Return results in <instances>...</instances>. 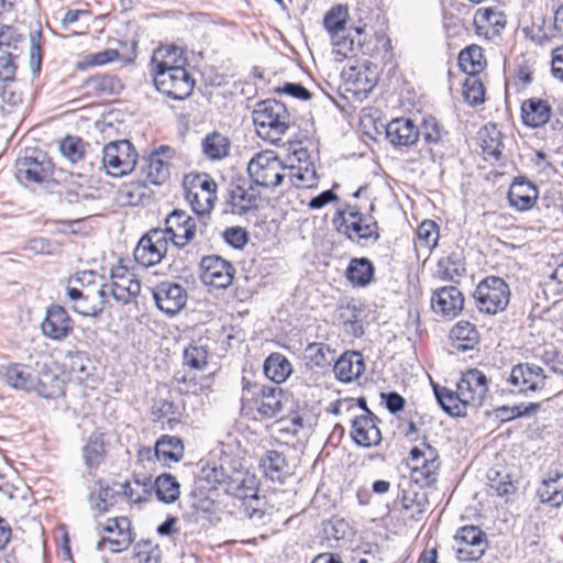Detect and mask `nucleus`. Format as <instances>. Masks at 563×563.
<instances>
[{"label": "nucleus", "mask_w": 563, "mask_h": 563, "mask_svg": "<svg viewBox=\"0 0 563 563\" xmlns=\"http://www.w3.org/2000/svg\"><path fill=\"white\" fill-rule=\"evenodd\" d=\"M252 118L257 135L273 144L279 142L289 129L290 114L286 106L274 99L260 101Z\"/></svg>", "instance_id": "nucleus-1"}, {"label": "nucleus", "mask_w": 563, "mask_h": 563, "mask_svg": "<svg viewBox=\"0 0 563 563\" xmlns=\"http://www.w3.org/2000/svg\"><path fill=\"white\" fill-rule=\"evenodd\" d=\"M165 228L162 229L164 236L168 239L177 249H184L189 245L197 232L201 236H208V223L205 219H199V223L186 211L174 209L164 220Z\"/></svg>", "instance_id": "nucleus-2"}, {"label": "nucleus", "mask_w": 563, "mask_h": 563, "mask_svg": "<svg viewBox=\"0 0 563 563\" xmlns=\"http://www.w3.org/2000/svg\"><path fill=\"white\" fill-rule=\"evenodd\" d=\"M53 163L47 154L36 147L25 148L15 161V177L24 184H44L53 177Z\"/></svg>", "instance_id": "nucleus-3"}, {"label": "nucleus", "mask_w": 563, "mask_h": 563, "mask_svg": "<svg viewBox=\"0 0 563 563\" xmlns=\"http://www.w3.org/2000/svg\"><path fill=\"white\" fill-rule=\"evenodd\" d=\"M252 183L265 189H275L284 184L285 164L273 151L257 153L247 165Z\"/></svg>", "instance_id": "nucleus-4"}, {"label": "nucleus", "mask_w": 563, "mask_h": 563, "mask_svg": "<svg viewBox=\"0 0 563 563\" xmlns=\"http://www.w3.org/2000/svg\"><path fill=\"white\" fill-rule=\"evenodd\" d=\"M336 230L349 240L354 241L353 233L360 240L378 241L380 238L378 223L373 218H366L356 206H346L338 210L333 217Z\"/></svg>", "instance_id": "nucleus-5"}, {"label": "nucleus", "mask_w": 563, "mask_h": 563, "mask_svg": "<svg viewBox=\"0 0 563 563\" xmlns=\"http://www.w3.org/2000/svg\"><path fill=\"white\" fill-rule=\"evenodd\" d=\"M422 446L410 450V477L420 487H431L438 481L441 461L435 448L426 442Z\"/></svg>", "instance_id": "nucleus-6"}, {"label": "nucleus", "mask_w": 563, "mask_h": 563, "mask_svg": "<svg viewBox=\"0 0 563 563\" xmlns=\"http://www.w3.org/2000/svg\"><path fill=\"white\" fill-rule=\"evenodd\" d=\"M474 298L479 311L496 314L507 308L510 289L503 278L488 276L477 285Z\"/></svg>", "instance_id": "nucleus-7"}, {"label": "nucleus", "mask_w": 563, "mask_h": 563, "mask_svg": "<svg viewBox=\"0 0 563 563\" xmlns=\"http://www.w3.org/2000/svg\"><path fill=\"white\" fill-rule=\"evenodd\" d=\"M137 153L129 140L109 142L102 150V167L113 177L131 173L136 165Z\"/></svg>", "instance_id": "nucleus-8"}, {"label": "nucleus", "mask_w": 563, "mask_h": 563, "mask_svg": "<svg viewBox=\"0 0 563 563\" xmlns=\"http://www.w3.org/2000/svg\"><path fill=\"white\" fill-rule=\"evenodd\" d=\"M156 89L174 100L188 98L195 88V79L187 69L152 73Z\"/></svg>", "instance_id": "nucleus-9"}, {"label": "nucleus", "mask_w": 563, "mask_h": 563, "mask_svg": "<svg viewBox=\"0 0 563 563\" xmlns=\"http://www.w3.org/2000/svg\"><path fill=\"white\" fill-rule=\"evenodd\" d=\"M454 540L457 544L456 556L461 561H477L488 548L486 533L474 525L459 528Z\"/></svg>", "instance_id": "nucleus-10"}, {"label": "nucleus", "mask_w": 563, "mask_h": 563, "mask_svg": "<svg viewBox=\"0 0 563 563\" xmlns=\"http://www.w3.org/2000/svg\"><path fill=\"white\" fill-rule=\"evenodd\" d=\"M168 245V239L164 236L161 228L151 229L140 239L133 255L140 265L154 266L165 257Z\"/></svg>", "instance_id": "nucleus-11"}, {"label": "nucleus", "mask_w": 563, "mask_h": 563, "mask_svg": "<svg viewBox=\"0 0 563 563\" xmlns=\"http://www.w3.org/2000/svg\"><path fill=\"white\" fill-rule=\"evenodd\" d=\"M548 376L544 369L533 363H519L511 368L507 383L514 389L512 393L527 395L544 389Z\"/></svg>", "instance_id": "nucleus-12"}, {"label": "nucleus", "mask_w": 563, "mask_h": 563, "mask_svg": "<svg viewBox=\"0 0 563 563\" xmlns=\"http://www.w3.org/2000/svg\"><path fill=\"white\" fill-rule=\"evenodd\" d=\"M246 185V179L242 177L229 184L225 203L233 214L245 216L258 209L260 194L254 191L253 185Z\"/></svg>", "instance_id": "nucleus-13"}, {"label": "nucleus", "mask_w": 563, "mask_h": 563, "mask_svg": "<svg viewBox=\"0 0 563 563\" xmlns=\"http://www.w3.org/2000/svg\"><path fill=\"white\" fill-rule=\"evenodd\" d=\"M75 322L68 311L60 305L46 308L45 318L41 323L42 334L56 342L66 340L74 332Z\"/></svg>", "instance_id": "nucleus-14"}, {"label": "nucleus", "mask_w": 563, "mask_h": 563, "mask_svg": "<svg viewBox=\"0 0 563 563\" xmlns=\"http://www.w3.org/2000/svg\"><path fill=\"white\" fill-rule=\"evenodd\" d=\"M200 267L201 280L208 286L227 289L233 282L235 268L219 255L205 256Z\"/></svg>", "instance_id": "nucleus-15"}, {"label": "nucleus", "mask_w": 563, "mask_h": 563, "mask_svg": "<svg viewBox=\"0 0 563 563\" xmlns=\"http://www.w3.org/2000/svg\"><path fill=\"white\" fill-rule=\"evenodd\" d=\"M379 422L380 419L373 411L354 417L350 432L354 443L361 448L379 445L383 440Z\"/></svg>", "instance_id": "nucleus-16"}, {"label": "nucleus", "mask_w": 563, "mask_h": 563, "mask_svg": "<svg viewBox=\"0 0 563 563\" xmlns=\"http://www.w3.org/2000/svg\"><path fill=\"white\" fill-rule=\"evenodd\" d=\"M151 291L157 308L168 316H174L186 305L187 292L177 283L162 282Z\"/></svg>", "instance_id": "nucleus-17"}, {"label": "nucleus", "mask_w": 563, "mask_h": 563, "mask_svg": "<svg viewBox=\"0 0 563 563\" xmlns=\"http://www.w3.org/2000/svg\"><path fill=\"white\" fill-rule=\"evenodd\" d=\"M103 531L109 536L101 539L98 543V549H101L104 543H109L112 552L126 550L132 544L135 537L132 531L131 520L128 517L108 519Z\"/></svg>", "instance_id": "nucleus-18"}, {"label": "nucleus", "mask_w": 563, "mask_h": 563, "mask_svg": "<svg viewBox=\"0 0 563 563\" xmlns=\"http://www.w3.org/2000/svg\"><path fill=\"white\" fill-rule=\"evenodd\" d=\"M175 155V151L167 146L161 145L152 152L143 166V173L146 179L153 185H163L169 179L170 164L169 159Z\"/></svg>", "instance_id": "nucleus-19"}, {"label": "nucleus", "mask_w": 563, "mask_h": 563, "mask_svg": "<svg viewBox=\"0 0 563 563\" xmlns=\"http://www.w3.org/2000/svg\"><path fill=\"white\" fill-rule=\"evenodd\" d=\"M464 306V296L455 286L437 289L431 298L432 310L444 318L453 319L460 314Z\"/></svg>", "instance_id": "nucleus-20"}, {"label": "nucleus", "mask_w": 563, "mask_h": 563, "mask_svg": "<svg viewBox=\"0 0 563 563\" xmlns=\"http://www.w3.org/2000/svg\"><path fill=\"white\" fill-rule=\"evenodd\" d=\"M457 388L461 389L464 401L477 407L481 406L488 393V379L486 375L477 369H468L463 374L457 383Z\"/></svg>", "instance_id": "nucleus-21"}, {"label": "nucleus", "mask_w": 563, "mask_h": 563, "mask_svg": "<svg viewBox=\"0 0 563 563\" xmlns=\"http://www.w3.org/2000/svg\"><path fill=\"white\" fill-rule=\"evenodd\" d=\"M520 117L526 126L531 129L542 128L552 118V106L545 99L531 97L522 101Z\"/></svg>", "instance_id": "nucleus-22"}, {"label": "nucleus", "mask_w": 563, "mask_h": 563, "mask_svg": "<svg viewBox=\"0 0 563 563\" xmlns=\"http://www.w3.org/2000/svg\"><path fill=\"white\" fill-rule=\"evenodd\" d=\"M538 197L537 186L523 176L516 177L508 190L509 205L518 211L532 209Z\"/></svg>", "instance_id": "nucleus-23"}, {"label": "nucleus", "mask_w": 563, "mask_h": 563, "mask_svg": "<svg viewBox=\"0 0 563 563\" xmlns=\"http://www.w3.org/2000/svg\"><path fill=\"white\" fill-rule=\"evenodd\" d=\"M260 467L267 479L279 484H284L292 475L286 455L277 450L266 451L260 460Z\"/></svg>", "instance_id": "nucleus-24"}, {"label": "nucleus", "mask_w": 563, "mask_h": 563, "mask_svg": "<svg viewBox=\"0 0 563 563\" xmlns=\"http://www.w3.org/2000/svg\"><path fill=\"white\" fill-rule=\"evenodd\" d=\"M188 58L184 49L170 45L154 51L151 59V71H173L174 69H187Z\"/></svg>", "instance_id": "nucleus-25"}, {"label": "nucleus", "mask_w": 563, "mask_h": 563, "mask_svg": "<svg viewBox=\"0 0 563 563\" xmlns=\"http://www.w3.org/2000/svg\"><path fill=\"white\" fill-rule=\"evenodd\" d=\"M419 135V128L408 118L394 119L386 126V137L396 147L413 145Z\"/></svg>", "instance_id": "nucleus-26"}, {"label": "nucleus", "mask_w": 563, "mask_h": 563, "mask_svg": "<svg viewBox=\"0 0 563 563\" xmlns=\"http://www.w3.org/2000/svg\"><path fill=\"white\" fill-rule=\"evenodd\" d=\"M365 371L364 357L361 352L346 351L334 363L335 377L343 383H351Z\"/></svg>", "instance_id": "nucleus-27"}, {"label": "nucleus", "mask_w": 563, "mask_h": 563, "mask_svg": "<svg viewBox=\"0 0 563 563\" xmlns=\"http://www.w3.org/2000/svg\"><path fill=\"white\" fill-rule=\"evenodd\" d=\"M260 391L255 398L258 413L263 418L277 417L288 400L283 389L277 386H263Z\"/></svg>", "instance_id": "nucleus-28"}, {"label": "nucleus", "mask_w": 563, "mask_h": 563, "mask_svg": "<svg viewBox=\"0 0 563 563\" xmlns=\"http://www.w3.org/2000/svg\"><path fill=\"white\" fill-rule=\"evenodd\" d=\"M224 492L235 498L258 503V488L254 476L238 472L230 476Z\"/></svg>", "instance_id": "nucleus-29"}, {"label": "nucleus", "mask_w": 563, "mask_h": 563, "mask_svg": "<svg viewBox=\"0 0 563 563\" xmlns=\"http://www.w3.org/2000/svg\"><path fill=\"white\" fill-rule=\"evenodd\" d=\"M296 155L307 156L306 151L297 152ZM301 163V157H298ZM284 181L287 180L289 186L311 188L317 183V172L313 164L305 162L303 165H285Z\"/></svg>", "instance_id": "nucleus-30"}, {"label": "nucleus", "mask_w": 563, "mask_h": 563, "mask_svg": "<svg viewBox=\"0 0 563 563\" xmlns=\"http://www.w3.org/2000/svg\"><path fill=\"white\" fill-rule=\"evenodd\" d=\"M106 453L104 434L96 430L90 433L81 449L85 466L89 471H96L103 463Z\"/></svg>", "instance_id": "nucleus-31"}, {"label": "nucleus", "mask_w": 563, "mask_h": 563, "mask_svg": "<svg viewBox=\"0 0 563 563\" xmlns=\"http://www.w3.org/2000/svg\"><path fill=\"white\" fill-rule=\"evenodd\" d=\"M452 345L457 352H467L479 343V334L474 324L468 321H459L450 331Z\"/></svg>", "instance_id": "nucleus-32"}, {"label": "nucleus", "mask_w": 563, "mask_h": 563, "mask_svg": "<svg viewBox=\"0 0 563 563\" xmlns=\"http://www.w3.org/2000/svg\"><path fill=\"white\" fill-rule=\"evenodd\" d=\"M433 391L438 404L446 413L455 417L465 415L466 406L470 404L464 401L461 389L457 388V390L454 391L446 387L433 385Z\"/></svg>", "instance_id": "nucleus-33"}, {"label": "nucleus", "mask_w": 563, "mask_h": 563, "mask_svg": "<svg viewBox=\"0 0 563 563\" xmlns=\"http://www.w3.org/2000/svg\"><path fill=\"white\" fill-rule=\"evenodd\" d=\"M155 455L163 463H177L184 457V443L176 435H161L154 446Z\"/></svg>", "instance_id": "nucleus-34"}, {"label": "nucleus", "mask_w": 563, "mask_h": 563, "mask_svg": "<svg viewBox=\"0 0 563 563\" xmlns=\"http://www.w3.org/2000/svg\"><path fill=\"white\" fill-rule=\"evenodd\" d=\"M35 373L30 365L12 363L9 364L4 372L5 383L14 389L23 391H32Z\"/></svg>", "instance_id": "nucleus-35"}, {"label": "nucleus", "mask_w": 563, "mask_h": 563, "mask_svg": "<svg viewBox=\"0 0 563 563\" xmlns=\"http://www.w3.org/2000/svg\"><path fill=\"white\" fill-rule=\"evenodd\" d=\"M537 494L543 504L552 507L563 505V473L549 474L540 484Z\"/></svg>", "instance_id": "nucleus-36"}, {"label": "nucleus", "mask_w": 563, "mask_h": 563, "mask_svg": "<svg viewBox=\"0 0 563 563\" xmlns=\"http://www.w3.org/2000/svg\"><path fill=\"white\" fill-rule=\"evenodd\" d=\"M65 357V366L79 383L85 382L92 375L95 366L87 352L73 350L68 351Z\"/></svg>", "instance_id": "nucleus-37"}, {"label": "nucleus", "mask_w": 563, "mask_h": 563, "mask_svg": "<svg viewBox=\"0 0 563 563\" xmlns=\"http://www.w3.org/2000/svg\"><path fill=\"white\" fill-rule=\"evenodd\" d=\"M33 386L32 391L46 399H54L64 394V382L49 371L35 375Z\"/></svg>", "instance_id": "nucleus-38"}, {"label": "nucleus", "mask_w": 563, "mask_h": 563, "mask_svg": "<svg viewBox=\"0 0 563 563\" xmlns=\"http://www.w3.org/2000/svg\"><path fill=\"white\" fill-rule=\"evenodd\" d=\"M375 267L366 257L352 258L346 268V277L351 284L365 287L374 279Z\"/></svg>", "instance_id": "nucleus-39"}, {"label": "nucleus", "mask_w": 563, "mask_h": 563, "mask_svg": "<svg viewBox=\"0 0 563 563\" xmlns=\"http://www.w3.org/2000/svg\"><path fill=\"white\" fill-rule=\"evenodd\" d=\"M265 376L276 384L284 383L292 373V366L282 353H272L263 365Z\"/></svg>", "instance_id": "nucleus-40"}, {"label": "nucleus", "mask_w": 563, "mask_h": 563, "mask_svg": "<svg viewBox=\"0 0 563 563\" xmlns=\"http://www.w3.org/2000/svg\"><path fill=\"white\" fill-rule=\"evenodd\" d=\"M110 295L120 305L132 302L141 292V283L136 277L125 276L119 282L110 283Z\"/></svg>", "instance_id": "nucleus-41"}, {"label": "nucleus", "mask_w": 563, "mask_h": 563, "mask_svg": "<svg viewBox=\"0 0 563 563\" xmlns=\"http://www.w3.org/2000/svg\"><path fill=\"white\" fill-rule=\"evenodd\" d=\"M85 86L98 97L117 96L124 88L118 77L108 74L88 78L85 81Z\"/></svg>", "instance_id": "nucleus-42"}, {"label": "nucleus", "mask_w": 563, "mask_h": 563, "mask_svg": "<svg viewBox=\"0 0 563 563\" xmlns=\"http://www.w3.org/2000/svg\"><path fill=\"white\" fill-rule=\"evenodd\" d=\"M357 46L363 54L377 58L383 64L391 60V42L385 34H375L366 43H362L361 38H358Z\"/></svg>", "instance_id": "nucleus-43"}, {"label": "nucleus", "mask_w": 563, "mask_h": 563, "mask_svg": "<svg viewBox=\"0 0 563 563\" xmlns=\"http://www.w3.org/2000/svg\"><path fill=\"white\" fill-rule=\"evenodd\" d=\"M478 139L483 154L495 159H499L504 150V143L503 133L497 129V126H484L478 132Z\"/></svg>", "instance_id": "nucleus-44"}, {"label": "nucleus", "mask_w": 563, "mask_h": 563, "mask_svg": "<svg viewBox=\"0 0 563 563\" xmlns=\"http://www.w3.org/2000/svg\"><path fill=\"white\" fill-rule=\"evenodd\" d=\"M429 504L428 496L422 490L407 489L401 498L402 510L408 514L412 520H420L427 511Z\"/></svg>", "instance_id": "nucleus-45"}, {"label": "nucleus", "mask_w": 563, "mask_h": 563, "mask_svg": "<svg viewBox=\"0 0 563 563\" xmlns=\"http://www.w3.org/2000/svg\"><path fill=\"white\" fill-rule=\"evenodd\" d=\"M154 493L159 501L173 504L179 498L180 484L174 475L163 473L155 478Z\"/></svg>", "instance_id": "nucleus-46"}, {"label": "nucleus", "mask_w": 563, "mask_h": 563, "mask_svg": "<svg viewBox=\"0 0 563 563\" xmlns=\"http://www.w3.org/2000/svg\"><path fill=\"white\" fill-rule=\"evenodd\" d=\"M231 142L219 132L206 135L202 141L203 155L211 161H219L229 155Z\"/></svg>", "instance_id": "nucleus-47"}, {"label": "nucleus", "mask_w": 563, "mask_h": 563, "mask_svg": "<svg viewBox=\"0 0 563 563\" xmlns=\"http://www.w3.org/2000/svg\"><path fill=\"white\" fill-rule=\"evenodd\" d=\"M229 478L222 466L207 464L197 476V485L207 490H216L219 486L225 488Z\"/></svg>", "instance_id": "nucleus-48"}, {"label": "nucleus", "mask_w": 563, "mask_h": 563, "mask_svg": "<svg viewBox=\"0 0 563 563\" xmlns=\"http://www.w3.org/2000/svg\"><path fill=\"white\" fill-rule=\"evenodd\" d=\"M485 64L483 49L477 45L467 46L459 55V65L467 75H476Z\"/></svg>", "instance_id": "nucleus-49"}, {"label": "nucleus", "mask_w": 563, "mask_h": 563, "mask_svg": "<svg viewBox=\"0 0 563 563\" xmlns=\"http://www.w3.org/2000/svg\"><path fill=\"white\" fill-rule=\"evenodd\" d=\"M349 12L346 5L336 4L332 7L323 18V26L334 40L345 31Z\"/></svg>", "instance_id": "nucleus-50"}, {"label": "nucleus", "mask_w": 563, "mask_h": 563, "mask_svg": "<svg viewBox=\"0 0 563 563\" xmlns=\"http://www.w3.org/2000/svg\"><path fill=\"white\" fill-rule=\"evenodd\" d=\"M531 40L539 45L551 43L554 40H563V5L554 10L553 24L545 29H540Z\"/></svg>", "instance_id": "nucleus-51"}, {"label": "nucleus", "mask_w": 563, "mask_h": 563, "mask_svg": "<svg viewBox=\"0 0 563 563\" xmlns=\"http://www.w3.org/2000/svg\"><path fill=\"white\" fill-rule=\"evenodd\" d=\"M96 485L98 490L90 494L91 507L98 512H106L117 503L119 492H114L109 485H103L102 479H98Z\"/></svg>", "instance_id": "nucleus-52"}, {"label": "nucleus", "mask_w": 563, "mask_h": 563, "mask_svg": "<svg viewBox=\"0 0 563 563\" xmlns=\"http://www.w3.org/2000/svg\"><path fill=\"white\" fill-rule=\"evenodd\" d=\"M439 273L444 280H454L465 273V263L456 252L450 253L438 262Z\"/></svg>", "instance_id": "nucleus-53"}, {"label": "nucleus", "mask_w": 563, "mask_h": 563, "mask_svg": "<svg viewBox=\"0 0 563 563\" xmlns=\"http://www.w3.org/2000/svg\"><path fill=\"white\" fill-rule=\"evenodd\" d=\"M186 180H189L190 188L194 191H198L205 196V200H209L206 202V207L210 206V201H216L217 199V188L218 185L214 179L208 174H196L189 175L186 177Z\"/></svg>", "instance_id": "nucleus-54"}, {"label": "nucleus", "mask_w": 563, "mask_h": 563, "mask_svg": "<svg viewBox=\"0 0 563 563\" xmlns=\"http://www.w3.org/2000/svg\"><path fill=\"white\" fill-rule=\"evenodd\" d=\"M540 409V404L530 402L528 405H516V406H501L495 409V417L501 422L510 421L515 418L530 417L537 413Z\"/></svg>", "instance_id": "nucleus-55"}, {"label": "nucleus", "mask_w": 563, "mask_h": 563, "mask_svg": "<svg viewBox=\"0 0 563 563\" xmlns=\"http://www.w3.org/2000/svg\"><path fill=\"white\" fill-rule=\"evenodd\" d=\"M122 194L130 206H144L152 200V191L143 181H132L124 187Z\"/></svg>", "instance_id": "nucleus-56"}, {"label": "nucleus", "mask_w": 563, "mask_h": 563, "mask_svg": "<svg viewBox=\"0 0 563 563\" xmlns=\"http://www.w3.org/2000/svg\"><path fill=\"white\" fill-rule=\"evenodd\" d=\"M463 97L473 107L479 106L485 101L484 84L476 75H468L464 80Z\"/></svg>", "instance_id": "nucleus-57"}, {"label": "nucleus", "mask_w": 563, "mask_h": 563, "mask_svg": "<svg viewBox=\"0 0 563 563\" xmlns=\"http://www.w3.org/2000/svg\"><path fill=\"white\" fill-rule=\"evenodd\" d=\"M334 351L324 343H310L306 347V357L312 366L323 368L333 362Z\"/></svg>", "instance_id": "nucleus-58"}, {"label": "nucleus", "mask_w": 563, "mask_h": 563, "mask_svg": "<svg viewBox=\"0 0 563 563\" xmlns=\"http://www.w3.org/2000/svg\"><path fill=\"white\" fill-rule=\"evenodd\" d=\"M85 142L78 136L68 135L59 144V151L64 157L71 163L82 159L85 154Z\"/></svg>", "instance_id": "nucleus-59"}, {"label": "nucleus", "mask_w": 563, "mask_h": 563, "mask_svg": "<svg viewBox=\"0 0 563 563\" xmlns=\"http://www.w3.org/2000/svg\"><path fill=\"white\" fill-rule=\"evenodd\" d=\"M208 350L198 344H190L184 350L183 364L192 369H202L208 364Z\"/></svg>", "instance_id": "nucleus-60"}, {"label": "nucleus", "mask_w": 563, "mask_h": 563, "mask_svg": "<svg viewBox=\"0 0 563 563\" xmlns=\"http://www.w3.org/2000/svg\"><path fill=\"white\" fill-rule=\"evenodd\" d=\"M120 58V53L113 48H107L101 52L87 54L77 63L78 69H87L88 67L102 66Z\"/></svg>", "instance_id": "nucleus-61"}, {"label": "nucleus", "mask_w": 563, "mask_h": 563, "mask_svg": "<svg viewBox=\"0 0 563 563\" xmlns=\"http://www.w3.org/2000/svg\"><path fill=\"white\" fill-rule=\"evenodd\" d=\"M490 490L497 496L504 497L515 492V486L509 475H501L498 471L489 470L487 474Z\"/></svg>", "instance_id": "nucleus-62"}, {"label": "nucleus", "mask_w": 563, "mask_h": 563, "mask_svg": "<svg viewBox=\"0 0 563 563\" xmlns=\"http://www.w3.org/2000/svg\"><path fill=\"white\" fill-rule=\"evenodd\" d=\"M134 559L137 563H158L159 549L151 540L139 541L133 549Z\"/></svg>", "instance_id": "nucleus-63"}, {"label": "nucleus", "mask_w": 563, "mask_h": 563, "mask_svg": "<svg viewBox=\"0 0 563 563\" xmlns=\"http://www.w3.org/2000/svg\"><path fill=\"white\" fill-rule=\"evenodd\" d=\"M417 234L420 244L427 247L429 251L438 245L440 236L439 227L433 220L422 221L418 228Z\"/></svg>", "instance_id": "nucleus-64"}]
</instances>
